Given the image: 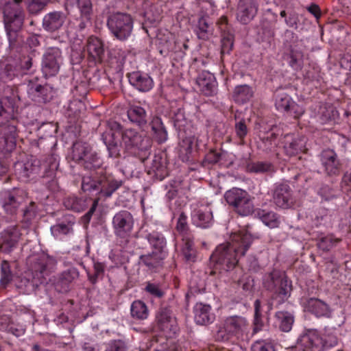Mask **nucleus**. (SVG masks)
<instances>
[{"instance_id": "f257e3e1", "label": "nucleus", "mask_w": 351, "mask_h": 351, "mask_svg": "<svg viewBox=\"0 0 351 351\" xmlns=\"http://www.w3.org/2000/svg\"><path fill=\"white\" fill-rule=\"evenodd\" d=\"M252 242L251 234L245 230L234 232L230 241L218 245L210 256V265L213 267V273L228 271L233 269L243 256Z\"/></svg>"}, {"instance_id": "f03ea898", "label": "nucleus", "mask_w": 351, "mask_h": 351, "mask_svg": "<svg viewBox=\"0 0 351 351\" xmlns=\"http://www.w3.org/2000/svg\"><path fill=\"white\" fill-rule=\"evenodd\" d=\"M121 136L122 143L126 147L140 146L139 142L141 141V136L134 130L126 129L122 132L119 123L117 122H110L106 131L102 134L101 137L111 157H116L119 155L118 143Z\"/></svg>"}, {"instance_id": "7ed1b4c3", "label": "nucleus", "mask_w": 351, "mask_h": 351, "mask_svg": "<svg viewBox=\"0 0 351 351\" xmlns=\"http://www.w3.org/2000/svg\"><path fill=\"white\" fill-rule=\"evenodd\" d=\"M250 325L243 316L232 315L227 317L215 335L219 341H228L232 339H243L247 335Z\"/></svg>"}, {"instance_id": "20e7f679", "label": "nucleus", "mask_w": 351, "mask_h": 351, "mask_svg": "<svg viewBox=\"0 0 351 351\" xmlns=\"http://www.w3.org/2000/svg\"><path fill=\"white\" fill-rule=\"evenodd\" d=\"M21 1L12 0L3 7L5 28L10 40L23 23L24 15L19 5Z\"/></svg>"}, {"instance_id": "39448f33", "label": "nucleus", "mask_w": 351, "mask_h": 351, "mask_svg": "<svg viewBox=\"0 0 351 351\" xmlns=\"http://www.w3.org/2000/svg\"><path fill=\"white\" fill-rule=\"evenodd\" d=\"M121 185V182L114 180L112 177H105L97 182L90 176H84L82 182V189L84 191L97 190L100 197H108Z\"/></svg>"}, {"instance_id": "423d86ee", "label": "nucleus", "mask_w": 351, "mask_h": 351, "mask_svg": "<svg viewBox=\"0 0 351 351\" xmlns=\"http://www.w3.org/2000/svg\"><path fill=\"white\" fill-rule=\"evenodd\" d=\"M264 287L270 291H275L280 299L284 300L289 297L291 284L278 270H273L263 278Z\"/></svg>"}, {"instance_id": "0eeeda50", "label": "nucleus", "mask_w": 351, "mask_h": 351, "mask_svg": "<svg viewBox=\"0 0 351 351\" xmlns=\"http://www.w3.org/2000/svg\"><path fill=\"white\" fill-rule=\"evenodd\" d=\"M108 26L114 36L119 40H125L131 34L133 21L130 15L117 12L109 17Z\"/></svg>"}, {"instance_id": "6e6552de", "label": "nucleus", "mask_w": 351, "mask_h": 351, "mask_svg": "<svg viewBox=\"0 0 351 351\" xmlns=\"http://www.w3.org/2000/svg\"><path fill=\"white\" fill-rule=\"evenodd\" d=\"M296 348L302 351H324L323 337L316 330H307L298 337Z\"/></svg>"}, {"instance_id": "1a4fd4ad", "label": "nucleus", "mask_w": 351, "mask_h": 351, "mask_svg": "<svg viewBox=\"0 0 351 351\" xmlns=\"http://www.w3.org/2000/svg\"><path fill=\"white\" fill-rule=\"evenodd\" d=\"M73 158L78 162H84L86 169H95L101 165L99 158L96 154L90 153V148L86 143L77 142L73 144Z\"/></svg>"}, {"instance_id": "9d476101", "label": "nucleus", "mask_w": 351, "mask_h": 351, "mask_svg": "<svg viewBox=\"0 0 351 351\" xmlns=\"http://www.w3.org/2000/svg\"><path fill=\"white\" fill-rule=\"evenodd\" d=\"M62 62L61 51L57 47H52L47 49L44 55L42 71L46 77L56 75L60 69Z\"/></svg>"}, {"instance_id": "9b49d317", "label": "nucleus", "mask_w": 351, "mask_h": 351, "mask_svg": "<svg viewBox=\"0 0 351 351\" xmlns=\"http://www.w3.org/2000/svg\"><path fill=\"white\" fill-rule=\"evenodd\" d=\"M182 139L179 145V156L182 161H188L193 151L201 149L206 145L207 138L206 136H194L182 137Z\"/></svg>"}, {"instance_id": "f8f14e48", "label": "nucleus", "mask_w": 351, "mask_h": 351, "mask_svg": "<svg viewBox=\"0 0 351 351\" xmlns=\"http://www.w3.org/2000/svg\"><path fill=\"white\" fill-rule=\"evenodd\" d=\"M114 233L120 237L128 236L133 228L134 219L130 213L122 210L117 213L112 219Z\"/></svg>"}, {"instance_id": "ddd939ff", "label": "nucleus", "mask_w": 351, "mask_h": 351, "mask_svg": "<svg viewBox=\"0 0 351 351\" xmlns=\"http://www.w3.org/2000/svg\"><path fill=\"white\" fill-rule=\"evenodd\" d=\"M158 328L165 332L167 338H171L178 332V325L174 317L170 315L169 311L162 309L156 315Z\"/></svg>"}, {"instance_id": "4468645a", "label": "nucleus", "mask_w": 351, "mask_h": 351, "mask_svg": "<svg viewBox=\"0 0 351 351\" xmlns=\"http://www.w3.org/2000/svg\"><path fill=\"white\" fill-rule=\"evenodd\" d=\"M194 225L200 228H208L213 223V213L209 204H201L194 208L191 213Z\"/></svg>"}, {"instance_id": "2eb2a0df", "label": "nucleus", "mask_w": 351, "mask_h": 351, "mask_svg": "<svg viewBox=\"0 0 351 351\" xmlns=\"http://www.w3.org/2000/svg\"><path fill=\"white\" fill-rule=\"evenodd\" d=\"M15 173L21 181L26 182L30 178H34L40 171L38 162H17L14 165Z\"/></svg>"}, {"instance_id": "dca6fc26", "label": "nucleus", "mask_w": 351, "mask_h": 351, "mask_svg": "<svg viewBox=\"0 0 351 351\" xmlns=\"http://www.w3.org/2000/svg\"><path fill=\"white\" fill-rule=\"evenodd\" d=\"M196 82L199 90L205 95H212L217 90V82L215 77L207 71H204L199 74Z\"/></svg>"}, {"instance_id": "f3484780", "label": "nucleus", "mask_w": 351, "mask_h": 351, "mask_svg": "<svg viewBox=\"0 0 351 351\" xmlns=\"http://www.w3.org/2000/svg\"><path fill=\"white\" fill-rule=\"evenodd\" d=\"M195 322L199 325H207L215 319V315L210 305L197 303L193 308Z\"/></svg>"}, {"instance_id": "a211bd4d", "label": "nucleus", "mask_w": 351, "mask_h": 351, "mask_svg": "<svg viewBox=\"0 0 351 351\" xmlns=\"http://www.w3.org/2000/svg\"><path fill=\"white\" fill-rule=\"evenodd\" d=\"M130 84L141 92L151 90L154 86L152 78L146 73L134 71L128 74Z\"/></svg>"}, {"instance_id": "6ab92c4d", "label": "nucleus", "mask_w": 351, "mask_h": 351, "mask_svg": "<svg viewBox=\"0 0 351 351\" xmlns=\"http://www.w3.org/2000/svg\"><path fill=\"white\" fill-rule=\"evenodd\" d=\"M16 126L10 125L5 128L3 135L0 136V152L3 154L12 152L16 147Z\"/></svg>"}, {"instance_id": "aec40b11", "label": "nucleus", "mask_w": 351, "mask_h": 351, "mask_svg": "<svg viewBox=\"0 0 351 351\" xmlns=\"http://www.w3.org/2000/svg\"><path fill=\"white\" fill-rule=\"evenodd\" d=\"M257 7L252 0H240L237 18L241 23H249L255 16Z\"/></svg>"}, {"instance_id": "412c9836", "label": "nucleus", "mask_w": 351, "mask_h": 351, "mask_svg": "<svg viewBox=\"0 0 351 351\" xmlns=\"http://www.w3.org/2000/svg\"><path fill=\"white\" fill-rule=\"evenodd\" d=\"M305 309L317 317H329L332 314L329 305L317 298H310L306 302Z\"/></svg>"}, {"instance_id": "4be33fe9", "label": "nucleus", "mask_w": 351, "mask_h": 351, "mask_svg": "<svg viewBox=\"0 0 351 351\" xmlns=\"http://www.w3.org/2000/svg\"><path fill=\"white\" fill-rule=\"evenodd\" d=\"M274 202L282 208H288L293 204L289 187L286 184H280L276 186L274 192Z\"/></svg>"}, {"instance_id": "5701e85b", "label": "nucleus", "mask_w": 351, "mask_h": 351, "mask_svg": "<svg viewBox=\"0 0 351 351\" xmlns=\"http://www.w3.org/2000/svg\"><path fill=\"white\" fill-rule=\"evenodd\" d=\"M21 233L16 226H10L5 229L1 235V247L4 251L10 252L14 247L21 237Z\"/></svg>"}, {"instance_id": "b1692460", "label": "nucleus", "mask_w": 351, "mask_h": 351, "mask_svg": "<svg viewBox=\"0 0 351 351\" xmlns=\"http://www.w3.org/2000/svg\"><path fill=\"white\" fill-rule=\"evenodd\" d=\"M147 239L152 247L154 256H158V260H163L167 256L165 250L166 241L164 237L158 232H153L147 236Z\"/></svg>"}, {"instance_id": "393cba45", "label": "nucleus", "mask_w": 351, "mask_h": 351, "mask_svg": "<svg viewBox=\"0 0 351 351\" xmlns=\"http://www.w3.org/2000/svg\"><path fill=\"white\" fill-rule=\"evenodd\" d=\"M29 261L32 264L31 267L34 276L40 279L43 276L51 259L46 254H40L29 257Z\"/></svg>"}, {"instance_id": "a878e982", "label": "nucleus", "mask_w": 351, "mask_h": 351, "mask_svg": "<svg viewBox=\"0 0 351 351\" xmlns=\"http://www.w3.org/2000/svg\"><path fill=\"white\" fill-rule=\"evenodd\" d=\"M17 96H5L0 101V126L8 121L16 105Z\"/></svg>"}, {"instance_id": "bb28decb", "label": "nucleus", "mask_w": 351, "mask_h": 351, "mask_svg": "<svg viewBox=\"0 0 351 351\" xmlns=\"http://www.w3.org/2000/svg\"><path fill=\"white\" fill-rule=\"evenodd\" d=\"M321 160L328 174L336 175L339 172V162L337 160L336 154L332 150H324L322 153Z\"/></svg>"}, {"instance_id": "cd10ccee", "label": "nucleus", "mask_w": 351, "mask_h": 351, "mask_svg": "<svg viewBox=\"0 0 351 351\" xmlns=\"http://www.w3.org/2000/svg\"><path fill=\"white\" fill-rule=\"evenodd\" d=\"M86 50L90 58L99 61L104 51L103 43L97 37L90 36L87 40Z\"/></svg>"}, {"instance_id": "c85d7f7f", "label": "nucleus", "mask_w": 351, "mask_h": 351, "mask_svg": "<svg viewBox=\"0 0 351 351\" xmlns=\"http://www.w3.org/2000/svg\"><path fill=\"white\" fill-rule=\"evenodd\" d=\"M286 145L284 147L285 152L288 156H295L301 152L304 147L305 141L304 138H293L291 135H287Z\"/></svg>"}, {"instance_id": "c756f323", "label": "nucleus", "mask_w": 351, "mask_h": 351, "mask_svg": "<svg viewBox=\"0 0 351 351\" xmlns=\"http://www.w3.org/2000/svg\"><path fill=\"white\" fill-rule=\"evenodd\" d=\"M63 23L64 17L59 12H53L46 15L43 22L44 28L51 32L59 29Z\"/></svg>"}, {"instance_id": "7c9ffc66", "label": "nucleus", "mask_w": 351, "mask_h": 351, "mask_svg": "<svg viewBox=\"0 0 351 351\" xmlns=\"http://www.w3.org/2000/svg\"><path fill=\"white\" fill-rule=\"evenodd\" d=\"M252 88L247 85H240L234 88L232 98L236 103L245 104L250 100L253 96Z\"/></svg>"}, {"instance_id": "2f4dec72", "label": "nucleus", "mask_w": 351, "mask_h": 351, "mask_svg": "<svg viewBox=\"0 0 351 351\" xmlns=\"http://www.w3.org/2000/svg\"><path fill=\"white\" fill-rule=\"evenodd\" d=\"M237 213L242 216L250 215L254 210L252 198L247 193L234 208Z\"/></svg>"}, {"instance_id": "473e14b6", "label": "nucleus", "mask_w": 351, "mask_h": 351, "mask_svg": "<svg viewBox=\"0 0 351 351\" xmlns=\"http://www.w3.org/2000/svg\"><path fill=\"white\" fill-rule=\"evenodd\" d=\"M128 117L130 121L139 125L146 123V112L141 106H131L128 110Z\"/></svg>"}, {"instance_id": "72a5a7b5", "label": "nucleus", "mask_w": 351, "mask_h": 351, "mask_svg": "<svg viewBox=\"0 0 351 351\" xmlns=\"http://www.w3.org/2000/svg\"><path fill=\"white\" fill-rule=\"evenodd\" d=\"M247 193L246 191L239 188H232L225 193L224 198L227 203L234 208Z\"/></svg>"}, {"instance_id": "f704fd0d", "label": "nucleus", "mask_w": 351, "mask_h": 351, "mask_svg": "<svg viewBox=\"0 0 351 351\" xmlns=\"http://www.w3.org/2000/svg\"><path fill=\"white\" fill-rule=\"evenodd\" d=\"M256 215L267 226L274 228L278 226L280 221L276 213L266 210L259 209Z\"/></svg>"}, {"instance_id": "c9c22d12", "label": "nucleus", "mask_w": 351, "mask_h": 351, "mask_svg": "<svg viewBox=\"0 0 351 351\" xmlns=\"http://www.w3.org/2000/svg\"><path fill=\"white\" fill-rule=\"evenodd\" d=\"M152 129L154 133V137L157 141L162 143L167 139V132L164 128L161 119L158 117H155L151 122Z\"/></svg>"}, {"instance_id": "e433bc0d", "label": "nucleus", "mask_w": 351, "mask_h": 351, "mask_svg": "<svg viewBox=\"0 0 351 351\" xmlns=\"http://www.w3.org/2000/svg\"><path fill=\"white\" fill-rule=\"evenodd\" d=\"M64 205L66 208L75 212L83 210L87 206L86 199L78 198L72 195L67 197L64 201Z\"/></svg>"}, {"instance_id": "4c0bfd02", "label": "nucleus", "mask_w": 351, "mask_h": 351, "mask_svg": "<svg viewBox=\"0 0 351 351\" xmlns=\"http://www.w3.org/2000/svg\"><path fill=\"white\" fill-rule=\"evenodd\" d=\"M277 323L280 329L283 332H289L291 330L293 324V317L287 312H278L276 313Z\"/></svg>"}, {"instance_id": "58836bf2", "label": "nucleus", "mask_w": 351, "mask_h": 351, "mask_svg": "<svg viewBox=\"0 0 351 351\" xmlns=\"http://www.w3.org/2000/svg\"><path fill=\"white\" fill-rule=\"evenodd\" d=\"M293 101L286 93L278 92L275 96V106L278 111H288Z\"/></svg>"}, {"instance_id": "ea45409f", "label": "nucleus", "mask_w": 351, "mask_h": 351, "mask_svg": "<svg viewBox=\"0 0 351 351\" xmlns=\"http://www.w3.org/2000/svg\"><path fill=\"white\" fill-rule=\"evenodd\" d=\"M131 314L138 319H145L148 317L147 306L141 300L133 302L131 305Z\"/></svg>"}, {"instance_id": "a19ab883", "label": "nucleus", "mask_w": 351, "mask_h": 351, "mask_svg": "<svg viewBox=\"0 0 351 351\" xmlns=\"http://www.w3.org/2000/svg\"><path fill=\"white\" fill-rule=\"evenodd\" d=\"M211 34L212 31L207 19L205 17L200 18L198 21L196 30V34L198 38L202 40H207Z\"/></svg>"}, {"instance_id": "79ce46f5", "label": "nucleus", "mask_w": 351, "mask_h": 351, "mask_svg": "<svg viewBox=\"0 0 351 351\" xmlns=\"http://www.w3.org/2000/svg\"><path fill=\"white\" fill-rule=\"evenodd\" d=\"M77 8L84 19L88 20L92 13V3L90 0H77Z\"/></svg>"}, {"instance_id": "37998d69", "label": "nucleus", "mask_w": 351, "mask_h": 351, "mask_svg": "<svg viewBox=\"0 0 351 351\" xmlns=\"http://www.w3.org/2000/svg\"><path fill=\"white\" fill-rule=\"evenodd\" d=\"M173 121L175 126L181 132H184L186 128L190 125L189 122L186 119L184 114L182 110H178L174 114Z\"/></svg>"}, {"instance_id": "c03bdc74", "label": "nucleus", "mask_w": 351, "mask_h": 351, "mask_svg": "<svg viewBox=\"0 0 351 351\" xmlns=\"http://www.w3.org/2000/svg\"><path fill=\"white\" fill-rule=\"evenodd\" d=\"M20 204L21 201L19 199H16L12 195H9L8 199H5L3 206L6 213L14 214L19 208Z\"/></svg>"}, {"instance_id": "a18cd8bd", "label": "nucleus", "mask_w": 351, "mask_h": 351, "mask_svg": "<svg viewBox=\"0 0 351 351\" xmlns=\"http://www.w3.org/2000/svg\"><path fill=\"white\" fill-rule=\"evenodd\" d=\"M1 284L6 285L8 284L12 278V275L10 271V264L8 261H3L1 265Z\"/></svg>"}, {"instance_id": "49530a36", "label": "nucleus", "mask_w": 351, "mask_h": 351, "mask_svg": "<svg viewBox=\"0 0 351 351\" xmlns=\"http://www.w3.org/2000/svg\"><path fill=\"white\" fill-rule=\"evenodd\" d=\"M321 336L324 339V350L333 347L337 344L338 339L334 331L326 330L325 332Z\"/></svg>"}, {"instance_id": "de8ad7c7", "label": "nucleus", "mask_w": 351, "mask_h": 351, "mask_svg": "<svg viewBox=\"0 0 351 351\" xmlns=\"http://www.w3.org/2000/svg\"><path fill=\"white\" fill-rule=\"evenodd\" d=\"M29 12L36 14L42 10L49 0H27Z\"/></svg>"}, {"instance_id": "09e8293b", "label": "nucleus", "mask_w": 351, "mask_h": 351, "mask_svg": "<svg viewBox=\"0 0 351 351\" xmlns=\"http://www.w3.org/2000/svg\"><path fill=\"white\" fill-rule=\"evenodd\" d=\"M158 256H154V252L147 255H143L141 256V261L147 265L149 268H154L160 265L162 260H158Z\"/></svg>"}, {"instance_id": "8fccbe9b", "label": "nucleus", "mask_w": 351, "mask_h": 351, "mask_svg": "<svg viewBox=\"0 0 351 351\" xmlns=\"http://www.w3.org/2000/svg\"><path fill=\"white\" fill-rule=\"evenodd\" d=\"M289 58V64L292 68L298 69L302 66L303 55L301 51H291Z\"/></svg>"}, {"instance_id": "3c124183", "label": "nucleus", "mask_w": 351, "mask_h": 351, "mask_svg": "<svg viewBox=\"0 0 351 351\" xmlns=\"http://www.w3.org/2000/svg\"><path fill=\"white\" fill-rule=\"evenodd\" d=\"M45 89V87L41 85L34 86L32 82H29L28 84V93L30 95H34L38 97H40L45 102L47 100V97L44 95Z\"/></svg>"}, {"instance_id": "603ef678", "label": "nucleus", "mask_w": 351, "mask_h": 351, "mask_svg": "<svg viewBox=\"0 0 351 351\" xmlns=\"http://www.w3.org/2000/svg\"><path fill=\"white\" fill-rule=\"evenodd\" d=\"M252 351H275L271 343L265 340L256 341L252 346Z\"/></svg>"}, {"instance_id": "864d4df0", "label": "nucleus", "mask_w": 351, "mask_h": 351, "mask_svg": "<svg viewBox=\"0 0 351 351\" xmlns=\"http://www.w3.org/2000/svg\"><path fill=\"white\" fill-rule=\"evenodd\" d=\"M337 242L332 235L324 237L320 239L317 245L322 250L328 251Z\"/></svg>"}, {"instance_id": "5fc2aeb1", "label": "nucleus", "mask_w": 351, "mask_h": 351, "mask_svg": "<svg viewBox=\"0 0 351 351\" xmlns=\"http://www.w3.org/2000/svg\"><path fill=\"white\" fill-rule=\"evenodd\" d=\"M254 330L255 332L260 330L262 326V323L261 322V301L259 300H256L254 302Z\"/></svg>"}, {"instance_id": "6e6d98bb", "label": "nucleus", "mask_w": 351, "mask_h": 351, "mask_svg": "<svg viewBox=\"0 0 351 351\" xmlns=\"http://www.w3.org/2000/svg\"><path fill=\"white\" fill-rule=\"evenodd\" d=\"M176 229L181 234H184L187 231V217L183 213H180L178 219Z\"/></svg>"}, {"instance_id": "4d7b16f0", "label": "nucleus", "mask_w": 351, "mask_h": 351, "mask_svg": "<svg viewBox=\"0 0 351 351\" xmlns=\"http://www.w3.org/2000/svg\"><path fill=\"white\" fill-rule=\"evenodd\" d=\"M145 290L155 298H160L163 295L159 286L154 283H148L145 287Z\"/></svg>"}, {"instance_id": "13d9d810", "label": "nucleus", "mask_w": 351, "mask_h": 351, "mask_svg": "<svg viewBox=\"0 0 351 351\" xmlns=\"http://www.w3.org/2000/svg\"><path fill=\"white\" fill-rule=\"evenodd\" d=\"M182 253L188 261H194L195 253L192 248V243L191 241H187L185 247L182 249Z\"/></svg>"}, {"instance_id": "bf43d9fd", "label": "nucleus", "mask_w": 351, "mask_h": 351, "mask_svg": "<svg viewBox=\"0 0 351 351\" xmlns=\"http://www.w3.org/2000/svg\"><path fill=\"white\" fill-rule=\"evenodd\" d=\"M235 131L240 139H243L247 133V128L244 121H240L235 125Z\"/></svg>"}, {"instance_id": "052dcab7", "label": "nucleus", "mask_w": 351, "mask_h": 351, "mask_svg": "<svg viewBox=\"0 0 351 351\" xmlns=\"http://www.w3.org/2000/svg\"><path fill=\"white\" fill-rule=\"evenodd\" d=\"M287 112H289L294 118L298 119L304 114V108L293 101L291 104V107Z\"/></svg>"}, {"instance_id": "680f3d73", "label": "nucleus", "mask_w": 351, "mask_h": 351, "mask_svg": "<svg viewBox=\"0 0 351 351\" xmlns=\"http://www.w3.org/2000/svg\"><path fill=\"white\" fill-rule=\"evenodd\" d=\"M106 351H125V346L121 341H113L108 344Z\"/></svg>"}, {"instance_id": "e2e57ef3", "label": "nucleus", "mask_w": 351, "mask_h": 351, "mask_svg": "<svg viewBox=\"0 0 351 351\" xmlns=\"http://www.w3.org/2000/svg\"><path fill=\"white\" fill-rule=\"evenodd\" d=\"M250 169V171L256 173L265 172L270 169V165L268 163L260 162L252 164Z\"/></svg>"}, {"instance_id": "0e129e2a", "label": "nucleus", "mask_w": 351, "mask_h": 351, "mask_svg": "<svg viewBox=\"0 0 351 351\" xmlns=\"http://www.w3.org/2000/svg\"><path fill=\"white\" fill-rule=\"evenodd\" d=\"M32 58L29 56L24 57L20 61V64L19 65L21 73H26L27 71L32 67Z\"/></svg>"}, {"instance_id": "69168bd1", "label": "nucleus", "mask_w": 351, "mask_h": 351, "mask_svg": "<svg viewBox=\"0 0 351 351\" xmlns=\"http://www.w3.org/2000/svg\"><path fill=\"white\" fill-rule=\"evenodd\" d=\"M70 230L71 227L69 226L62 223L58 224L51 228V232L53 234L58 232L59 233L66 234L69 232Z\"/></svg>"}, {"instance_id": "338daca9", "label": "nucleus", "mask_w": 351, "mask_h": 351, "mask_svg": "<svg viewBox=\"0 0 351 351\" xmlns=\"http://www.w3.org/2000/svg\"><path fill=\"white\" fill-rule=\"evenodd\" d=\"M240 284L241 285L243 290L250 291L254 287V280L251 277L247 276L245 278H243L240 281Z\"/></svg>"}, {"instance_id": "774afa93", "label": "nucleus", "mask_w": 351, "mask_h": 351, "mask_svg": "<svg viewBox=\"0 0 351 351\" xmlns=\"http://www.w3.org/2000/svg\"><path fill=\"white\" fill-rule=\"evenodd\" d=\"M98 202H99V198L95 199L94 202H93L92 206H91L90 209L89 210V211L83 217V219L85 221L86 223H88V221H90L93 213L95 212V210L97 206Z\"/></svg>"}]
</instances>
